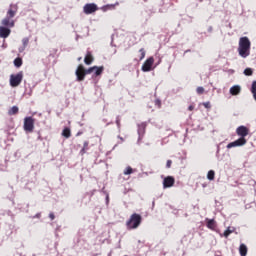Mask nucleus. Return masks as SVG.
I'll list each match as a JSON object with an SVG mask.
<instances>
[{"label":"nucleus","mask_w":256,"mask_h":256,"mask_svg":"<svg viewBox=\"0 0 256 256\" xmlns=\"http://www.w3.org/2000/svg\"><path fill=\"white\" fill-rule=\"evenodd\" d=\"M19 7L17 4H10L9 9L7 11L6 17L1 20L0 26V37L1 39H7L11 35V29L15 27V20L13 17L17 15V11Z\"/></svg>","instance_id":"1"},{"label":"nucleus","mask_w":256,"mask_h":256,"mask_svg":"<svg viewBox=\"0 0 256 256\" xmlns=\"http://www.w3.org/2000/svg\"><path fill=\"white\" fill-rule=\"evenodd\" d=\"M238 53L240 57L246 59L251 55V40L247 36L241 37L238 43Z\"/></svg>","instance_id":"2"},{"label":"nucleus","mask_w":256,"mask_h":256,"mask_svg":"<svg viewBox=\"0 0 256 256\" xmlns=\"http://www.w3.org/2000/svg\"><path fill=\"white\" fill-rule=\"evenodd\" d=\"M142 221H143V217H141L140 214L133 213L130 216L129 220H127L126 227L129 231L133 229H137L141 225Z\"/></svg>","instance_id":"3"},{"label":"nucleus","mask_w":256,"mask_h":256,"mask_svg":"<svg viewBox=\"0 0 256 256\" xmlns=\"http://www.w3.org/2000/svg\"><path fill=\"white\" fill-rule=\"evenodd\" d=\"M23 81V72H19L18 74H12L10 76V85L11 87H19L21 82Z\"/></svg>","instance_id":"4"},{"label":"nucleus","mask_w":256,"mask_h":256,"mask_svg":"<svg viewBox=\"0 0 256 256\" xmlns=\"http://www.w3.org/2000/svg\"><path fill=\"white\" fill-rule=\"evenodd\" d=\"M33 129H35V119L33 117L24 118V131L33 133Z\"/></svg>","instance_id":"5"},{"label":"nucleus","mask_w":256,"mask_h":256,"mask_svg":"<svg viewBox=\"0 0 256 256\" xmlns=\"http://www.w3.org/2000/svg\"><path fill=\"white\" fill-rule=\"evenodd\" d=\"M98 7L97 4L95 3H88L86 5H84L83 7V12L85 13V15H91L93 13H95L96 11H98Z\"/></svg>","instance_id":"6"},{"label":"nucleus","mask_w":256,"mask_h":256,"mask_svg":"<svg viewBox=\"0 0 256 256\" xmlns=\"http://www.w3.org/2000/svg\"><path fill=\"white\" fill-rule=\"evenodd\" d=\"M243 145H247V139L238 138L236 141L230 142L227 145V149H233V147H243Z\"/></svg>","instance_id":"7"},{"label":"nucleus","mask_w":256,"mask_h":256,"mask_svg":"<svg viewBox=\"0 0 256 256\" xmlns=\"http://www.w3.org/2000/svg\"><path fill=\"white\" fill-rule=\"evenodd\" d=\"M153 63H155V58L149 57L142 65V71L147 73L151 71V67H153Z\"/></svg>","instance_id":"8"},{"label":"nucleus","mask_w":256,"mask_h":256,"mask_svg":"<svg viewBox=\"0 0 256 256\" xmlns=\"http://www.w3.org/2000/svg\"><path fill=\"white\" fill-rule=\"evenodd\" d=\"M76 77H77V81H85V66L84 65H79L77 70H76Z\"/></svg>","instance_id":"9"},{"label":"nucleus","mask_w":256,"mask_h":256,"mask_svg":"<svg viewBox=\"0 0 256 256\" xmlns=\"http://www.w3.org/2000/svg\"><path fill=\"white\" fill-rule=\"evenodd\" d=\"M236 135H238V137H240V139H245V137H247V135H249V128H247L246 126H239L236 129Z\"/></svg>","instance_id":"10"},{"label":"nucleus","mask_w":256,"mask_h":256,"mask_svg":"<svg viewBox=\"0 0 256 256\" xmlns=\"http://www.w3.org/2000/svg\"><path fill=\"white\" fill-rule=\"evenodd\" d=\"M175 185V178L173 176H167L163 180L164 189H169V187H173Z\"/></svg>","instance_id":"11"},{"label":"nucleus","mask_w":256,"mask_h":256,"mask_svg":"<svg viewBox=\"0 0 256 256\" xmlns=\"http://www.w3.org/2000/svg\"><path fill=\"white\" fill-rule=\"evenodd\" d=\"M93 61H95V58L93 57V54L91 53V51H88L84 58V63H85V65H91V63H93Z\"/></svg>","instance_id":"12"},{"label":"nucleus","mask_w":256,"mask_h":256,"mask_svg":"<svg viewBox=\"0 0 256 256\" xmlns=\"http://www.w3.org/2000/svg\"><path fill=\"white\" fill-rule=\"evenodd\" d=\"M239 93H241V86L235 85L230 88V94L235 96V95H239Z\"/></svg>","instance_id":"13"},{"label":"nucleus","mask_w":256,"mask_h":256,"mask_svg":"<svg viewBox=\"0 0 256 256\" xmlns=\"http://www.w3.org/2000/svg\"><path fill=\"white\" fill-rule=\"evenodd\" d=\"M87 151H89V141H85L83 143V147L82 149L80 150V155H85V153H87Z\"/></svg>","instance_id":"14"},{"label":"nucleus","mask_w":256,"mask_h":256,"mask_svg":"<svg viewBox=\"0 0 256 256\" xmlns=\"http://www.w3.org/2000/svg\"><path fill=\"white\" fill-rule=\"evenodd\" d=\"M247 245L245 244H241L240 247H239V253L241 256H247Z\"/></svg>","instance_id":"15"},{"label":"nucleus","mask_w":256,"mask_h":256,"mask_svg":"<svg viewBox=\"0 0 256 256\" xmlns=\"http://www.w3.org/2000/svg\"><path fill=\"white\" fill-rule=\"evenodd\" d=\"M95 67V75L96 77H99V75H102L103 74V71H105V67L103 66H94Z\"/></svg>","instance_id":"16"},{"label":"nucleus","mask_w":256,"mask_h":256,"mask_svg":"<svg viewBox=\"0 0 256 256\" xmlns=\"http://www.w3.org/2000/svg\"><path fill=\"white\" fill-rule=\"evenodd\" d=\"M19 113V107L13 106L11 109L8 110V115H17Z\"/></svg>","instance_id":"17"},{"label":"nucleus","mask_w":256,"mask_h":256,"mask_svg":"<svg viewBox=\"0 0 256 256\" xmlns=\"http://www.w3.org/2000/svg\"><path fill=\"white\" fill-rule=\"evenodd\" d=\"M62 136L65 137V139H69V137H71V129L64 128L62 131Z\"/></svg>","instance_id":"18"},{"label":"nucleus","mask_w":256,"mask_h":256,"mask_svg":"<svg viewBox=\"0 0 256 256\" xmlns=\"http://www.w3.org/2000/svg\"><path fill=\"white\" fill-rule=\"evenodd\" d=\"M207 227L208 229H215L217 227V225L215 224V220L211 219V220H207Z\"/></svg>","instance_id":"19"},{"label":"nucleus","mask_w":256,"mask_h":256,"mask_svg":"<svg viewBox=\"0 0 256 256\" xmlns=\"http://www.w3.org/2000/svg\"><path fill=\"white\" fill-rule=\"evenodd\" d=\"M14 65L15 67H21V65H23V59L21 57H17L14 60Z\"/></svg>","instance_id":"20"},{"label":"nucleus","mask_w":256,"mask_h":256,"mask_svg":"<svg viewBox=\"0 0 256 256\" xmlns=\"http://www.w3.org/2000/svg\"><path fill=\"white\" fill-rule=\"evenodd\" d=\"M251 93L253 94V97L256 101V80L252 82Z\"/></svg>","instance_id":"21"},{"label":"nucleus","mask_w":256,"mask_h":256,"mask_svg":"<svg viewBox=\"0 0 256 256\" xmlns=\"http://www.w3.org/2000/svg\"><path fill=\"white\" fill-rule=\"evenodd\" d=\"M207 179L209 181H213L215 179V171H213V170L208 171Z\"/></svg>","instance_id":"22"},{"label":"nucleus","mask_w":256,"mask_h":256,"mask_svg":"<svg viewBox=\"0 0 256 256\" xmlns=\"http://www.w3.org/2000/svg\"><path fill=\"white\" fill-rule=\"evenodd\" d=\"M95 69H97L96 67H90V68H88V69H85L84 68V73H85V75H91V73H93V71H95Z\"/></svg>","instance_id":"23"},{"label":"nucleus","mask_w":256,"mask_h":256,"mask_svg":"<svg viewBox=\"0 0 256 256\" xmlns=\"http://www.w3.org/2000/svg\"><path fill=\"white\" fill-rule=\"evenodd\" d=\"M139 53H140V61H143L145 59V55H146V52H145V48H141L139 50Z\"/></svg>","instance_id":"24"},{"label":"nucleus","mask_w":256,"mask_h":256,"mask_svg":"<svg viewBox=\"0 0 256 256\" xmlns=\"http://www.w3.org/2000/svg\"><path fill=\"white\" fill-rule=\"evenodd\" d=\"M244 75H246L247 77H251V75H253V69L251 68H246L244 70Z\"/></svg>","instance_id":"25"},{"label":"nucleus","mask_w":256,"mask_h":256,"mask_svg":"<svg viewBox=\"0 0 256 256\" xmlns=\"http://www.w3.org/2000/svg\"><path fill=\"white\" fill-rule=\"evenodd\" d=\"M196 93L198 95H203L205 93V88H203L202 86H199L197 89H196Z\"/></svg>","instance_id":"26"},{"label":"nucleus","mask_w":256,"mask_h":256,"mask_svg":"<svg viewBox=\"0 0 256 256\" xmlns=\"http://www.w3.org/2000/svg\"><path fill=\"white\" fill-rule=\"evenodd\" d=\"M131 173H133V168H131V166H128V167L124 170V175H131Z\"/></svg>","instance_id":"27"},{"label":"nucleus","mask_w":256,"mask_h":256,"mask_svg":"<svg viewBox=\"0 0 256 256\" xmlns=\"http://www.w3.org/2000/svg\"><path fill=\"white\" fill-rule=\"evenodd\" d=\"M22 45H23V48L26 49V47L29 45V38H23Z\"/></svg>","instance_id":"28"},{"label":"nucleus","mask_w":256,"mask_h":256,"mask_svg":"<svg viewBox=\"0 0 256 256\" xmlns=\"http://www.w3.org/2000/svg\"><path fill=\"white\" fill-rule=\"evenodd\" d=\"M233 233V230L231 228H227V230L224 232V237L227 239Z\"/></svg>","instance_id":"29"},{"label":"nucleus","mask_w":256,"mask_h":256,"mask_svg":"<svg viewBox=\"0 0 256 256\" xmlns=\"http://www.w3.org/2000/svg\"><path fill=\"white\" fill-rule=\"evenodd\" d=\"M202 105L205 109H211V102H204Z\"/></svg>","instance_id":"30"},{"label":"nucleus","mask_w":256,"mask_h":256,"mask_svg":"<svg viewBox=\"0 0 256 256\" xmlns=\"http://www.w3.org/2000/svg\"><path fill=\"white\" fill-rule=\"evenodd\" d=\"M171 165H173V161L167 160V162H166L167 169H171Z\"/></svg>","instance_id":"31"},{"label":"nucleus","mask_w":256,"mask_h":256,"mask_svg":"<svg viewBox=\"0 0 256 256\" xmlns=\"http://www.w3.org/2000/svg\"><path fill=\"white\" fill-rule=\"evenodd\" d=\"M116 125L117 127H121V118L119 117L116 118Z\"/></svg>","instance_id":"32"},{"label":"nucleus","mask_w":256,"mask_h":256,"mask_svg":"<svg viewBox=\"0 0 256 256\" xmlns=\"http://www.w3.org/2000/svg\"><path fill=\"white\" fill-rule=\"evenodd\" d=\"M49 218L51 219V221L55 220V214L50 213V214H49Z\"/></svg>","instance_id":"33"},{"label":"nucleus","mask_w":256,"mask_h":256,"mask_svg":"<svg viewBox=\"0 0 256 256\" xmlns=\"http://www.w3.org/2000/svg\"><path fill=\"white\" fill-rule=\"evenodd\" d=\"M193 109H195V106H193V105H190V106L188 107V111H193Z\"/></svg>","instance_id":"34"},{"label":"nucleus","mask_w":256,"mask_h":256,"mask_svg":"<svg viewBox=\"0 0 256 256\" xmlns=\"http://www.w3.org/2000/svg\"><path fill=\"white\" fill-rule=\"evenodd\" d=\"M156 103L158 104L159 107H161V101L157 100Z\"/></svg>","instance_id":"35"},{"label":"nucleus","mask_w":256,"mask_h":256,"mask_svg":"<svg viewBox=\"0 0 256 256\" xmlns=\"http://www.w3.org/2000/svg\"><path fill=\"white\" fill-rule=\"evenodd\" d=\"M79 135H83V132H78V133L76 134V137H79Z\"/></svg>","instance_id":"36"},{"label":"nucleus","mask_w":256,"mask_h":256,"mask_svg":"<svg viewBox=\"0 0 256 256\" xmlns=\"http://www.w3.org/2000/svg\"><path fill=\"white\" fill-rule=\"evenodd\" d=\"M81 59H82V58H81V57H79V58H78V61H81Z\"/></svg>","instance_id":"37"}]
</instances>
